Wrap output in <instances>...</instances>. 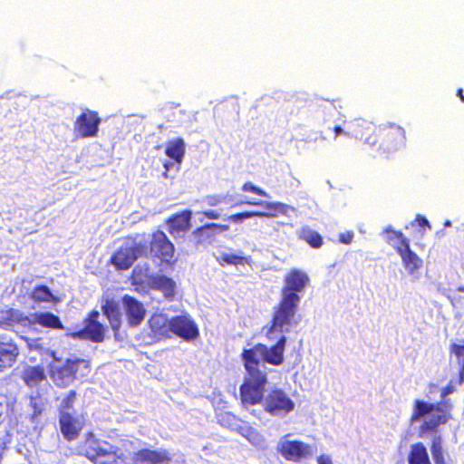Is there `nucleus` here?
Masks as SVG:
<instances>
[{
    "mask_svg": "<svg viewBox=\"0 0 464 464\" xmlns=\"http://www.w3.org/2000/svg\"><path fill=\"white\" fill-rule=\"evenodd\" d=\"M449 299L450 300L451 304L455 305V302L457 301V297L455 296H449Z\"/></svg>",
    "mask_w": 464,
    "mask_h": 464,
    "instance_id": "603ef678",
    "label": "nucleus"
},
{
    "mask_svg": "<svg viewBox=\"0 0 464 464\" xmlns=\"http://www.w3.org/2000/svg\"><path fill=\"white\" fill-rule=\"evenodd\" d=\"M19 354L17 345L0 339V372L11 367Z\"/></svg>",
    "mask_w": 464,
    "mask_h": 464,
    "instance_id": "5701e85b",
    "label": "nucleus"
},
{
    "mask_svg": "<svg viewBox=\"0 0 464 464\" xmlns=\"http://www.w3.org/2000/svg\"><path fill=\"white\" fill-rule=\"evenodd\" d=\"M227 198V196L224 195L208 196L206 198V202L208 206L215 207L226 201Z\"/></svg>",
    "mask_w": 464,
    "mask_h": 464,
    "instance_id": "37998d69",
    "label": "nucleus"
},
{
    "mask_svg": "<svg viewBox=\"0 0 464 464\" xmlns=\"http://www.w3.org/2000/svg\"><path fill=\"white\" fill-rule=\"evenodd\" d=\"M456 390V383L453 381H450V382L441 390V401H447L446 397L451 393H453Z\"/></svg>",
    "mask_w": 464,
    "mask_h": 464,
    "instance_id": "c03bdc74",
    "label": "nucleus"
},
{
    "mask_svg": "<svg viewBox=\"0 0 464 464\" xmlns=\"http://www.w3.org/2000/svg\"><path fill=\"white\" fill-rule=\"evenodd\" d=\"M408 462L409 464H431L427 449L422 443L411 445Z\"/></svg>",
    "mask_w": 464,
    "mask_h": 464,
    "instance_id": "bb28decb",
    "label": "nucleus"
},
{
    "mask_svg": "<svg viewBox=\"0 0 464 464\" xmlns=\"http://www.w3.org/2000/svg\"><path fill=\"white\" fill-rule=\"evenodd\" d=\"M59 422L61 431L68 440H74L82 430V425L76 413H65L60 416Z\"/></svg>",
    "mask_w": 464,
    "mask_h": 464,
    "instance_id": "412c9836",
    "label": "nucleus"
},
{
    "mask_svg": "<svg viewBox=\"0 0 464 464\" xmlns=\"http://www.w3.org/2000/svg\"><path fill=\"white\" fill-rule=\"evenodd\" d=\"M262 400L265 411L275 417L282 418L292 411L295 408V402L286 395L285 392L279 389L271 391L265 397L263 395L259 402ZM242 403L247 410H249L248 407L253 406V404L249 403L245 404L243 401Z\"/></svg>",
    "mask_w": 464,
    "mask_h": 464,
    "instance_id": "6e6552de",
    "label": "nucleus"
},
{
    "mask_svg": "<svg viewBox=\"0 0 464 464\" xmlns=\"http://www.w3.org/2000/svg\"><path fill=\"white\" fill-rule=\"evenodd\" d=\"M151 331L158 335L167 336L169 333L170 319L163 314H155L149 320Z\"/></svg>",
    "mask_w": 464,
    "mask_h": 464,
    "instance_id": "b1692460",
    "label": "nucleus"
},
{
    "mask_svg": "<svg viewBox=\"0 0 464 464\" xmlns=\"http://www.w3.org/2000/svg\"><path fill=\"white\" fill-rule=\"evenodd\" d=\"M236 420V418L233 414L229 412H224L218 415V422L222 426L230 427L233 421Z\"/></svg>",
    "mask_w": 464,
    "mask_h": 464,
    "instance_id": "79ce46f5",
    "label": "nucleus"
},
{
    "mask_svg": "<svg viewBox=\"0 0 464 464\" xmlns=\"http://www.w3.org/2000/svg\"><path fill=\"white\" fill-rule=\"evenodd\" d=\"M444 226L445 227H450L451 226V222L450 220H447V221H445Z\"/></svg>",
    "mask_w": 464,
    "mask_h": 464,
    "instance_id": "5fc2aeb1",
    "label": "nucleus"
},
{
    "mask_svg": "<svg viewBox=\"0 0 464 464\" xmlns=\"http://www.w3.org/2000/svg\"><path fill=\"white\" fill-rule=\"evenodd\" d=\"M53 362L50 364V375L54 384L65 388L72 384L75 379L87 376L91 372L90 362L87 360L72 356L66 360L55 357L54 352H50Z\"/></svg>",
    "mask_w": 464,
    "mask_h": 464,
    "instance_id": "20e7f679",
    "label": "nucleus"
},
{
    "mask_svg": "<svg viewBox=\"0 0 464 464\" xmlns=\"http://www.w3.org/2000/svg\"><path fill=\"white\" fill-rule=\"evenodd\" d=\"M384 232L387 234V237H386L387 242L392 246H393L396 249V251L398 252V246H401V238L399 236L398 237L395 236L394 234L400 235L402 233L395 231L392 227L385 228Z\"/></svg>",
    "mask_w": 464,
    "mask_h": 464,
    "instance_id": "4c0bfd02",
    "label": "nucleus"
},
{
    "mask_svg": "<svg viewBox=\"0 0 464 464\" xmlns=\"http://www.w3.org/2000/svg\"><path fill=\"white\" fill-rule=\"evenodd\" d=\"M309 283L307 274L299 269H292L285 277L282 288L281 300L274 307L271 326L266 332L268 338L275 332L289 333L292 327L296 326L299 320L295 318L297 307L301 301L300 294Z\"/></svg>",
    "mask_w": 464,
    "mask_h": 464,
    "instance_id": "f03ea898",
    "label": "nucleus"
},
{
    "mask_svg": "<svg viewBox=\"0 0 464 464\" xmlns=\"http://www.w3.org/2000/svg\"><path fill=\"white\" fill-rule=\"evenodd\" d=\"M24 339L25 340L27 346L30 350L39 351L40 353H49V350L44 346L43 339H32L28 337H24Z\"/></svg>",
    "mask_w": 464,
    "mask_h": 464,
    "instance_id": "58836bf2",
    "label": "nucleus"
},
{
    "mask_svg": "<svg viewBox=\"0 0 464 464\" xmlns=\"http://www.w3.org/2000/svg\"><path fill=\"white\" fill-rule=\"evenodd\" d=\"M217 261L221 265H243L246 261V257L233 253L231 251H222L216 256Z\"/></svg>",
    "mask_w": 464,
    "mask_h": 464,
    "instance_id": "2f4dec72",
    "label": "nucleus"
},
{
    "mask_svg": "<svg viewBox=\"0 0 464 464\" xmlns=\"http://www.w3.org/2000/svg\"><path fill=\"white\" fill-rule=\"evenodd\" d=\"M76 396V392L72 390L62 399L59 406L60 416L65 413H76L73 407Z\"/></svg>",
    "mask_w": 464,
    "mask_h": 464,
    "instance_id": "72a5a7b5",
    "label": "nucleus"
},
{
    "mask_svg": "<svg viewBox=\"0 0 464 464\" xmlns=\"http://www.w3.org/2000/svg\"><path fill=\"white\" fill-rule=\"evenodd\" d=\"M285 435L277 443V451L289 461L299 462L303 459L311 457L314 453L313 447L299 440H289Z\"/></svg>",
    "mask_w": 464,
    "mask_h": 464,
    "instance_id": "1a4fd4ad",
    "label": "nucleus"
},
{
    "mask_svg": "<svg viewBox=\"0 0 464 464\" xmlns=\"http://www.w3.org/2000/svg\"><path fill=\"white\" fill-rule=\"evenodd\" d=\"M30 296L35 303L56 302L57 300L56 297L53 295L50 288L44 285H36L33 289Z\"/></svg>",
    "mask_w": 464,
    "mask_h": 464,
    "instance_id": "7c9ffc66",
    "label": "nucleus"
},
{
    "mask_svg": "<svg viewBox=\"0 0 464 464\" xmlns=\"http://www.w3.org/2000/svg\"><path fill=\"white\" fill-rule=\"evenodd\" d=\"M276 212L274 211H246L241 213L233 214L230 216H227L223 218V220L225 221H231L236 224H241L245 219L253 218V217H259V218H273L276 216Z\"/></svg>",
    "mask_w": 464,
    "mask_h": 464,
    "instance_id": "c756f323",
    "label": "nucleus"
},
{
    "mask_svg": "<svg viewBox=\"0 0 464 464\" xmlns=\"http://www.w3.org/2000/svg\"><path fill=\"white\" fill-rule=\"evenodd\" d=\"M299 237L314 248H318L323 244V238L320 234L311 229L309 227H302Z\"/></svg>",
    "mask_w": 464,
    "mask_h": 464,
    "instance_id": "473e14b6",
    "label": "nucleus"
},
{
    "mask_svg": "<svg viewBox=\"0 0 464 464\" xmlns=\"http://www.w3.org/2000/svg\"><path fill=\"white\" fill-rule=\"evenodd\" d=\"M100 123L101 118L98 113L85 109L74 122V134L76 137L82 139L95 137L97 136Z\"/></svg>",
    "mask_w": 464,
    "mask_h": 464,
    "instance_id": "9b49d317",
    "label": "nucleus"
},
{
    "mask_svg": "<svg viewBox=\"0 0 464 464\" xmlns=\"http://www.w3.org/2000/svg\"><path fill=\"white\" fill-rule=\"evenodd\" d=\"M29 325L39 324L45 328L63 329V324L59 316L51 312H35L25 318Z\"/></svg>",
    "mask_w": 464,
    "mask_h": 464,
    "instance_id": "aec40b11",
    "label": "nucleus"
},
{
    "mask_svg": "<svg viewBox=\"0 0 464 464\" xmlns=\"http://www.w3.org/2000/svg\"><path fill=\"white\" fill-rule=\"evenodd\" d=\"M353 233L352 231H347L344 233H341L339 235V241L343 244H350L353 241Z\"/></svg>",
    "mask_w": 464,
    "mask_h": 464,
    "instance_id": "a18cd8bd",
    "label": "nucleus"
},
{
    "mask_svg": "<svg viewBox=\"0 0 464 464\" xmlns=\"http://www.w3.org/2000/svg\"><path fill=\"white\" fill-rule=\"evenodd\" d=\"M147 254L148 246L146 245L134 243L129 246L127 244L117 250L111 256V263L119 269H128L139 256H146Z\"/></svg>",
    "mask_w": 464,
    "mask_h": 464,
    "instance_id": "f8f14e48",
    "label": "nucleus"
},
{
    "mask_svg": "<svg viewBox=\"0 0 464 464\" xmlns=\"http://www.w3.org/2000/svg\"><path fill=\"white\" fill-rule=\"evenodd\" d=\"M169 333L189 341L198 337V329L196 324L187 315H178L170 319Z\"/></svg>",
    "mask_w": 464,
    "mask_h": 464,
    "instance_id": "2eb2a0df",
    "label": "nucleus"
},
{
    "mask_svg": "<svg viewBox=\"0 0 464 464\" xmlns=\"http://www.w3.org/2000/svg\"><path fill=\"white\" fill-rule=\"evenodd\" d=\"M462 89L458 90V96L461 99L462 102H464V95L462 94Z\"/></svg>",
    "mask_w": 464,
    "mask_h": 464,
    "instance_id": "8fccbe9b",
    "label": "nucleus"
},
{
    "mask_svg": "<svg viewBox=\"0 0 464 464\" xmlns=\"http://www.w3.org/2000/svg\"><path fill=\"white\" fill-rule=\"evenodd\" d=\"M242 190L245 192H252V193H255V194L262 196V197L269 198V195L266 193V191L255 186L251 182H246L242 186Z\"/></svg>",
    "mask_w": 464,
    "mask_h": 464,
    "instance_id": "a19ab883",
    "label": "nucleus"
},
{
    "mask_svg": "<svg viewBox=\"0 0 464 464\" xmlns=\"http://www.w3.org/2000/svg\"><path fill=\"white\" fill-rule=\"evenodd\" d=\"M345 128L340 123H336L334 126L327 125L326 128L328 130H332L334 133V140H336L338 136L343 135L348 138H355L362 140L364 139V142L369 145H374L377 142V138L375 136H368L365 137L366 134L373 131V127L372 123L367 122L362 119H356L354 121H343Z\"/></svg>",
    "mask_w": 464,
    "mask_h": 464,
    "instance_id": "0eeeda50",
    "label": "nucleus"
},
{
    "mask_svg": "<svg viewBox=\"0 0 464 464\" xmlns=\"http://www.w3.org/2000/svg\"><path fill=\"white\" fill-rule=\"evenodd\" d=\"M324 111L325 112V117L324 119V124H327V122L330 121V117H334L335 115H340V111L336 109L334 102H325L323 105Z\"/></svg>",
    "mask_w": 464,
    "mask_h": 464,
    "instance_id": "ea45409f",
    "label": "nucleus"
},
{
    "mask_svg": "<svg viewBox=\"0 0 464 464\" xmlns=\"http://www.w3.org/2000/svg\"><path fill=\"white\" fill-rule=\"evenodd\" d=\"M174 246L169 241L166 234L162 231H157L152 235L148 253L160 258L161 261L169 262L174 255Z\"/></svg>",
    "mask_w": 464,
    "mask_h": 464,
    "instance_id": "4468645a",
    "label": "nucleus"
},
{
    "mask_svg": "<svg viewBox=\"0 0 464 464\" xmlns=\"http://www.w3.org/2000/svg\"><path fill=\"white\" fill-rule=\"evenodd\" d=\"M451 407L452 405L450 401L430 403L421 400H416L411 422L414 423L423 420L420 431L422 433L435 431L440 424H444L449 420Z\"/></svg>",
    "mask_w": 464,
    "mask_h": 464,
    "instance_id": "39448f33",
    "label": "nucleus"
},
{
    "mask_svg": "<svg viewBox=\"0 0 464 464\" xmlns=\"http://www.w3.org/2000/svg\"><path fill=\"white\" fill-rule=\"evenodd\" d=\"M276 334L281 335L271 347L263 343H257L252 348L244 349L242 360L246 371L245 380L240 387L242 401L246 404H254L259 401L263 396V391L267 382L266 362L272 365H280L284 362V351L286 343L285 333L275 332L271 334L274 340Z\"/></svg>",
    "mask_w": 464,
    "mask_h": 464,
    "instance_id": "f257e3e1",
    "label": "nucleus"
},
{
    "mask_svg": "<svg viewBox=\"0 0 464 464\" xmlns=\"http://www.w3.org/2000/svg\"><path fill=\"white\" fill-rule=\"evenodd\" d=\"M30 406L33 409V413L31 415V420L33 422L35 421L36 418L44 411V402L43 399L39 396L31 397L30 399Z\"/></svg>",
    "mask_w": 464,
    "mask_h": 464,
    "instance_id": "e433bc0d",
    "label": "nucleus"
},
{
    "mask_svg": "<svg viewBox=\"0 0 464 464\" xmlns=\"http://www.w3.org/2000/svg\"><path fill=\"white\" fill-rule=\"evenodd\" d=\"M201 214L209 219H218L220 218V213L213 209L203 211Z\"/></svg>",
    "mask_w": 464,
    "mask_h": 464,
    "instance_id": "49530a36",
    "label": "nucleus"
},
{
    "mask_svg": "<svg viewBox=\"0 0 464 464\" xmlns=\"http://www.w3.org/2000/svg\"><path fill=\"white\" fill-rule=\"evenodd\" d=\"M458 292H464V285L457 287Z\"/></svg>",
    "mask_w": 464,
    "mask_h": 464,
    "instance_id": "864d4df0",
    "label": "nucleus"
},
{
    "mask_svg": "<svg viewBox=\"0 0 464 464\" xmlns=\"http://www.w3.org/2000/svg\"><path fill=\"white\" fill-rule=\"evenodd\" d=\"M451 352L457 357L458 364L459 365V377L457 383L461 385L464 382V344L453 343L451 345Z\"/></svg>",
    "mask_w": 464,
    "mask_h": 464,
    "instance_id": "f704fd0d",
    "label": "nucleus"
},
{
    "mask_svg": "<svg viewBox=\"0 0 464 464\" xmlns=\"http://www.w3.org/2000/svg\"><path fill=\"white\" fill-rule=\"evenodd\" d=\"M430 450L436 464H445L442 451V440L440 436H435L433 438Z\"/></svg>",
    "mask_w": 464,
    "mask_h": 464,
    "instance_id": "c9c22d12",
    "label": "nucleus"
},
{
    "mask_svg": "<svg viewBox=\"0 0 464 464\" xmlns=\"http://www.w3.org/2000/svg\"><path fill=\"white\" fill-rule=\"evenodd\" d=\"M102 312L110 322L111 328L117 331L121 326V312L117 304L106 302L102 305Z\"/></svg>",
    "mask_w": 464,
    "mask_h": 464,
    "instance_id": "c85d7f7f",
    "label": "nucleus"
},
{
    "mask_svg": "<svg viewBox=\"0 0 464 464\" xmlns=\"http://www.w3.org/2000/svg\"><path fill=\"white\" fill-rule=\"evenodd\" d=\"M191 217L192 212L190 210H184L170 217L168 220L169 233L175 238L183 237L190 229Z\"/></svg>",
    "mask_w": 464,
    "mask_h": 464,
    "instance_id": "6ab92c4d",
    "label": "nucleus"
},
{
    "mask_svg": "<svg viewBox=\"0 0 464 464\" xmlns=\"http://www.w3.org/2000/svg\"><path fill=\"white\" fill-rule=\"evenodd\" d=\"M379 136L382 138L381 148L384 151H396L405 146L406 133L402 127L395 123L381 126Z\"/></svg>",
    "mask_w": 464,
    "mask_h": 464,
    "instance_id": "9d476101",
    "label": "nucleus"
},
{
    "mask_svg": "<svg viewBox=\"0 0 464 464\" xmlns=\"http://www.w3.org/2000/svg\"><path fill=\"white\" fill-rule=\"evenodd\" d=\"M396 236V234H394ZM398 237V235H397ZM399 237L401 238V246H398V254L400 255L402 266L407 273L414 279L420 278V268L423 265L422 259L413 252L410 247L409 239L406 238L403 234H400Z\"/></svg>",
    "mask_w": 464,
    "mask_h": 464,
    "instance_id": "ddd939ff",
    "label": "nucleus"
},
{
    "mask_svg": "<svg viewBox=\"0 0 464 464\" xmlns=\"http://www.w3.org/2000/svg\"><path fill=\"white\" fill-rule=\"evenodd\" d=\"M86 456L95 464H126L113 444L89 434L85 441Z\"/></svg>",
    "mask_w": 464,
    "mask_h": 464,
    "instance_id": "423d86ee",
    "label": "nucleus"
},
{
    "mask_svg": "<svg viewBox=\"0 0 464 464\" xmlns=\"http://www.w3.org/2000/svg\"><path fill=\"white\" fill-rule=\"evenodd\" d=\"M318 464H333L329 456L322 455L317 459Z\"/></svg>",
    "mask_w": 464,
    "mask_h": 464,
    "instance_id": "09e8293b",
    "label": "nucleus"
},
{
    "mask_svg": "<svg viewBox=\"0 0 464 464\" xmlns=\"http://www.w3.org/2000/svg\"><path fill=\"white\" fill-rule=\"evenodd\" d=\"M229 230V226L227 224L208 223L196 228L190 238L195 245H203L210 243L217 235L222 234Z\"/></svg>",
    "mask_w": 464,
    "mask_h": 464,
    "instance_id": "f3484780",
    "label": "nucleus"
},
{
    "mask_svg": "<svg viewBox=\"0 0 464 464\" xmlns=\"http://www.w3.org/2000/svg\"><path fill=\"white\" fill-rule=\"evenodd\" d=\"M415 221L418 223L420 227H427L430 229L431 228L429 220L423 216L417 215Z\"/></svg>",
    "mask_w": 464,
    "mask_h": 464,
    "instance_id": "de8ad7c7",
    "label": "nucleus"
},
{
    "mask_svg": "<svg viewBox=\"0 0 464 464\" xmlns=\"http://www.w3.org/2000/svg\"><path fill=\"white\" fill-rule=\"evenodd\" d=\"M113 445L126 464H129L130 460L147 464H184L180 457L173 459L166 450H140L137 440L121 439Z\"/></svg>",
    "mask_w": 464,
    "mask_h": 464,
    "instance_id": "7ed1b4c3",
    "label": "nucleus"
},
{
    "mask_svg": "<svg viewBox=\"0 0 464 464\" xmlns=\"http://www.w3.org/2000/svg\"><path fill=\"white\" fill-rule=\"evenodd\" d=\"M99 312L92 311L83 329L72 334L73 338L89 339L92 342H102L104 338V326L97 318Z\"/></svg>",
    "mask_w": 464,
    "mask_h": 464,
    "instance_id": "dca6fc26",
    "label": "nucleus"
},
{
    "mask_svg": "<svg viewBox=\"0 0 464 464\" xmlns=\"http://www.w3.org/2000/svg\"><path fill=\"white\" fill-rule=\"evenodd\" d=\"M122 306L130 326H138L144 320L146 309L141 302L136 298L125 295L122 297Z\"/></svg>",
    "mask_w": 464,
    "mask_h": 464,
    "instance_id": "a211bd4d",
    "label": "nucleus"
},
{
    "mask_svg": "<svg viewBox=\"0 0 464 464\" xmlns=\"http://www.w3.org/2000/svg\"><path fill=\"white\" fill-rule=\"evenodd\" d=\"M185 141L181 138L168 142L165 153L175 162L180 164L185 154Z\"/></svg>",
    "mask_w": 464,
    "mask_h": 464,
    "instance_id": "a878e982",
    "label": "nucleus"
},
{
    "mask_svg": "<svg viewBox=\"0 0 464 464\" xmlns=\"http://www.w3.org/2000/svg\"><path fill=\"white\" fill-rule=\"evenodd\" d=\"M23 379L29 387H35L45 380L44 370L40 366L28 367L24 371Z\"/></svg>",
    "mask_w": 464,
    "mask_h": 464,
    "instance_id": "cd10ccee",
    "label": "nucleus"
},
{
    "mask_svg": "<svg viewBox=\"0 0 464 464\" xmlns=\"http://www.w3.org/2000/svg\"><path fill=\"white\" fill-rule=\"evenodd\" d=\"M170 165H172V163H165L164 164V167L166 169V171L169 170V169L170 168ZM164 176L167 177V172L164 173Z\"/></svg>",
    "mask_w": 464,
    "mask_h": 464,
    "instance_id": "3c124183",
    "label": "nucleus"
},
{
    "mask_svg": "<svg viewBox=\"0 0 464 464\" xmlns=\"http://www.w3.org/2000/svg\"><path fill=\"white\" fill-rule=\"evenodd\" d=\"M227 198L226 201H223V203L230 204L231 207L239 206V205L245 203V204H248V205L258 206V207L265 208L266 210L274 211V212H277V213L284 214V215H285L288 210L294 209V208H292L291 206L281 203V202L250 201V200L235 202L233 200L232 197H230L228 195H227Z\"/></svg>",
    "mask_w": 464,
    "mask_h": 464,
    "instance_id": "4be33fe9",
    "label": "nucleus"
},
{
    "mask_svg": "<svg viewBox=\"0 0 464 464\" xmlns=\"http://www.w3.org/2000/svg\"><path fill=\"white\" fill-rule=\"evenodd\" d=\"M151 285L155 289L161 291L168 299H172L175 295V282L166 276H157L151 279Z\"/></svg>",
    "mask_w": 464,
    "mask_h": 464,
    "instance_id": "393cba45",
    "label": "nucleus"
}]
</instances>
